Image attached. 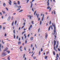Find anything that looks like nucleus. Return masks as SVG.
<instances>
[{"label": "nucleus", "instance_id": "f257e3e1", "mask_svg": "<svg viewBox=\"0 0 60 60\" xmlns=\"http://www.w3.org/2000/svg\"><path fill=\"white\" fill-rule=\"evenodd\" d=\"M54 50H55L56 52H57V50L56 49V48L55 46V45H56V41L55 40H54Z\"/></svg>", "mask_w": 60, "mask_h": 60}, {"label": "nucleus", "instance_id": "f03ea898", "mask_svg": "<svg viewBox=\"0 0 60 60\" xmlns=\"http://www.w3.org/2000/svg\"><path fill=\"white\" fill-rule=\"evenodd\" d=\"M52 26L53 27L54 26V28L55 29L56 28V26L55 25V24H54L53 23H52Z\"/></svg>", "mask_w": 60, "mask_h": 60}, {"label": "nucleus", "instance_id": "7ed1b4c3", "mask_svg": "<svg viewBox=\"0 0 60 60\" xmlns=\"http://www.w3.org/2000/svg\"><path fill=\"white\" fill-rule=\"evenodd\" d=\"M2 56H5V55H6V53L4 52H3L2 53Z\"/></svg>", "mask_w": 60, "mask_h": 60}, {"label": "nucleus", "instance_id": "20e7f679", "mask_svg": "<svg viewBox=\"0 0 60 60\" xmlns=\"http://www.w3.org/2000/svg\"><path fill=\"white\" fill-rule=\"evenodd\" d=\"M8 19L7 20H8V21H10V19H11V16H9L8 17Z\"/></svg>", "mask_w": 60, "mask_h": 60}, {"label": "nucleus", "instance_id": "39448f33", "mask_svg": "<svg viewBox=\"0 0 60 60\" xmlns=\"http://www.w3.org/2000/svg\"><path fill=\"white\" fill-rule=\"evenodd\" d=\"M44 14H43V15L41 19L42 21H43V19H44Z\"/></svg>", "mask_w": 60, "mask_h": 60}, {"label": "nucleus", "instance_id": "423d86ee", "mask_svg": "<svg viewBox=\"0 0 60 60\" xmlns=\"http://www.w3.org/2000/svg\"><path fill=\"white\" fill-rule=\"evenodd\" d=\"M9 2H8V3H9V4L10 5H11V1L10 0H9Z\"/></svg>", "mask_w": 60, "mask_h": 60}, {"label": "nucleus", "instance_id": "0eeeda50", "mask_svg": "<svg viewBox=\"0 0 60 60\" xmlns=\"http://www.w3.org/2000/svg\"><path fill=\"white\" fill-rule=\"evenodd\" d=\"M37 18L38 19V18H39V14H38L37 15V13H36V16H37Z\"/></svg>", "mask_w": 60, "mask_h": 60}, {"label": "nucleus", "instance_id": "6e6552de", "mask_svg": "<svg viewBox=\"0 0 60 60\" xmlns=\"http://www.w3.org/2000/svg\"><path fill=\"white\" fill-rule=\"evenodd\" d=\"M30 41H33V37H32L30 38Z\"/></svg>", "mask_w": 60, "mask_h": 60}, {"label": "nucleus", "instance_id": "1a4fd4ad", "mask_svg": "<svg viewBox=\"0 0 60 60\" xmlns=\"http://www.w3.org/2000/svg\"><path fill=\"white\" fill-rule=\"evenodd\" d=\"M45 39H47V37H48V34H46V35H45Z\"/></svg>", "mask_w": 60, "mask_h": 60}, {"label": "nucleus", "instance_id": "9d476101", "mask_svg": "<svg viewBox=\"0 0 60 60\" xmlns=\"http://www.w3.org/2000/svg\"><path fill=\"white\" fill-rule=\"evenodd\" d=\"M48 58V56H45V59H47Z\"/></svg>", "mask_w": 60, "mask_h": 60}, {"label": "nucleus", "instance_id": "9b49d317", "mask_svg": "<svg viewBox=\"0 0 60 60\" xmlns=\"http://www.w3.org/2000/svg\"><path fill=\"white\" fill-rule=\"evenodd\" d=\"M21 42L19 41L18 42V45H19V44H21Z\"/></svg>", "mask_w": 60, "mask_h": 60}, {"label": "nucleus", "instance_id": "f8f14e48", "mask_svg": "<svg viewBox=\"0 0 60 60\" xmlns=\"http://www.w3.org/2000/svg\"><path fill=\"white\" fill-rule=\"evenodd\" d=\"M3 5L4 6H5L6 5V4L5 3H4L3 4Z\"/></svg>", "mask_w": 60, "mask_h": 60}, {"label": "nucleus", "instance_id": "ddd939ff", "mask_svg": "<svg viewBox=\"0 0 60 60\" xmlns=\"http://www.w3.org/2000/svg\"><path fill=\"white\" fill-rule=\"evenodd\" d=\"M54 33H56V28L55 29L54 28V30H53Z\"/></svg>", "mask_w": 60, "mask_h": 60}, {"label": "nucleus", "instance_id": "4468645a", "mask_svg": "<svg viewBox=\"0 0 60 60\" xmlns=\"http://www.w3.org/2000/svg\"><path fill=\"white\" fill-rule=\"evenodd\" d=\"M6 52L7 53H8V54H9L10 52V51H7Z\"/></svg>", "mask_w": 60, "mask_h": 60}, {"label": "nucleus", "instance_id": "2eb2a0df", "mask_svg": "<svg viewBox=\"0 0 60 60\" xmlns=\"http://www.w3.org/2000/svg\"><path fill=\"white\" fill-rule=\"evenodd\" d=\"M47 5L48 6H49V1H47Z\"/></svg>", "mask_w": 60, "mask_h": 60}, {"label": "nucleus", "instance_id": "dca6fc26", "mask_svg": "<svg viewBox=\"0 0 60 60\" xmlns=\"http://www.w3.org/2000/svg\"><path fill=\"white\" fill-rule=\"evenodd\" d=\"M5 50H7L8 49V48L7 47H6L5 48Z\"/></svg>", "mask_w": 60, "mask_h": 60}, {"label": "nucleus", "instance_id": "f3484780", "mask_svg": "<svg viewBox=\"0 0 60 60\" xmlns=\"http://www.w3.org/2000/svg\"><path fill=\"white\" fill-rule=\"evenodd\" d=\"M10 56H9L8 57V60H10Z\"/></svg>", "mask_w": 60, "mask_h": 60}, {"label": "nucleus", "instance_id": "a211bd4d", "mask_svg": "<svg viewBox=\"0 0 60 60\" xmlns=\"http://www.w3.org/2000/svg\"><path fill=\"white\" fill-rule=\"evenodd\" d=\"M53 54L54 55H55V51H54L53 52Z\"/></svg>", "mask_w": 60, "mask_h": 60}, {"label": "nucleus", "instance_id": "6ab92c4d", "mask_svg": "<svg viewBox=\"0 0 60 60\" xmlns=\"http://www.w3.org/2000/svg\"><path fill=\"white\" fill-rule=\"evenodd\" d=\"M31 17H31V15H30V19H32L31 18Z\"/></svg>", "mask_w": 60, "mask_h": 60}, {"label": "nucleus", "instance_id": "aec40b11", "mask_svg": "<svg viewBox=\"0 0 60 60\" xmlns=\"http://www.w3.org/2000/svg\"><path fill=\"white\" fill-rule=\"evenodd\" d=\"M36 58V57L35 56H34L33 57V59H35Z\"/></svg>", "mask_w": 60, "mask_h": 60}, {"label": "nucleus", "instance_id": "412c9836", "mask_svg": "<svg viewBox=\"0 0 60 60\" xmlns=\"http://www.w3.org/2000/svg\"><path fill=\"white\" fill-rule=\"evenodd\" d=\"M36 11H35V12H34V15H35V14L36 13Z\"/></svg>", "mask_w": 60, "mask_h": 60}, {"label": "nucleus", "instance_id": "4be33fe9", "mask_svg": "<svg viewBox=\"0 0 60 60\" xmlns=\"http://www.w3.org/2000/svg\"><path fill=\"white\" fill-rule=\"evenodd\" d=\"M2 43L3 44H4V43H5V42L3 41V40H2Z\"/></svg>", "mask_w": 60, "mask_h": 60}, {"label": "nucleus", "instance_id": "5701e85b", "mask_svg": "<svg viewBox=\"0 0 60 60\" xmlns=\"http://www.w3.org/2000/svg\"><path fill=\"white\" fill-rule=\"evenodd\" d=\"M50 27L51 28V29L52 30H53V28H52V25H51Z\"/></svg>", "mask_w": 60, "mask_h": 60}, {"label": "nucleus", "instance_id": "b1692460", "mask_svg": "<svg viewBox=\"0 0 60 60\" xmlns=\"http://www.w3.org/2000/svg\"><path fill=\"white\" fill-rule=\"evenodd\" d=\"M40 54H41V52L40 51H39V54H38V56H40Z\"/></svg>", "mask_w": 60, "mask_h": 60}, {"label": "nucleus", "instance_id": "393cba45", "mask_svg": "<svg viewBox=\"0 0 60 60\" xmlns=\"http://www.w3.org/2000/svg\"><path fill=\"white\" fill-rule=\"evenodd\" d=\"M56 56H57V57H58V58L59 57V56H58V54H57Z\"/></svg>", "mask_w": 60, "mask_h": 60}, {"label": "nucleus", "instance_id": "a878e982", "mask_svg": "<svg viewBox=\"0 0 60 60\" xmlns=\"http://www.w3.org/2000/svg\"><path fill=\"white\" fill-rule=\"evenodd\" d=\"M13 24H14V22H13L12 24V26H13Z\"/></svg>", "mask_w": 60, "mask_h": 60}, {"label": "nucleus", "instance_id": "bb28decb", "mask_svg": "<svg viewBox=\"0 0 60 60\" xmlns=\"http://www.w3.org/2000/svg\"><path fill=\"white\" fill-rule=\"evenodd\" d=\"M18 8H21V6H18Z\"/></svg>", "mask_w": 60, "mask_h": 60}, {"label": "nucleus", "instance_id": "cd10ccee", "mask_svg": "<svg viewBox=\"0 0 60 60\" xmlns=\"http://www.w3.org/2000/svg\"><path fill=\"white\" fill-rule=\"evenodd\" d=\"M33 44H31V46H30L31 48H32L33 47Z\"/></svg>", "mask_w": 60, "mask_h": 60}, {"label": "nucleus", "instance_id": "c85d7f7f", "mask_svg": "<svg viewBox=\"0 0 60 60\" xmlns=\"http://www.w3.org/2000/svg\"><path fill=\"white\" fill-rule=\"evenodd\" d=\"M50 26H49L48 29V31H49V30H50Z\"/></svg>", "mask_w": 60, "mask_h": 60}, {"label": "nucleus", "instance_id": "c756f323", "mask_svg": "<svg viewBox=\"0 0 60 60\" xmlns=\"http://www.w3.org/2000/svg\"><path fill=\"white\" fill-rule=\"evenodd\" d=\"M32 23V25H34V21H32L31 22Z\"/></svg>", "mask_w": 60, "mask_h": 60}, {"label": "nucleus", "instance_id": "7c9ffc66", "mask_svg": "<svg viewBox=\"0 0 60 60\" xmlns=\"http://www.w3.org/2000/svg\"><path fill=\"white\" fill-rule=\"evenodd\" d=\"M42 22L41 21H40V24L41 25V24Z\"/></svg>", "mask_w": 60, "mask_h": 60}, {"label": "nucleus", "instance_id": "2f4dec72", "mask_svg": "<svg viewBox=\"0 0 60 60\" xmlns=\"http://www.w3.org/2000/svg\"><path fill=\"white\" fill-rule=\"evenodd\" d=\"M59 42L58 41H57V45H59Z\"/></svg>", "mask_w": 60, "mask_h": 60}, {"label": "nucleus", "instance_id": "473e14b6", "mask_svg": "<svg viewBox=\"0 0 60 60\" xmlns=\"http://www.w3.org/2000/svg\"><path fill=\"white\" fill-rule=\"evenodd\" d=\"M15 7H18V6L17 5H16L15 6Z\"/></svg>", "mask_w": 60, "mask_h": 60}, {"label": "nucleus", "instance_id": "72a5a7b5", "mask_svg": "<svg viewBox=\"0 0 60 60\" xmlns=\"http://www.w3.org/2000/svg\"><path fill=\"white\" fill-rule=\"evenodd\" d=\"M49 8H50V7L49 6V7H47V9H49Z\"/></svg>", "mask_w": 60, "mask_h": 60}, {"label": "nucleus", "instance_id": "f704fd0d", "mask_svg": "<svg viewBox=\"0 0 60 60\" xmlns=\"http://www.w3.org/2000/svg\"><path fill=\"white\" fill-rule=\"evenodd\" d=\"M32 6H33V4H31V6H30V8H32Z\"/></svg>", "mask_w": 60, "mask_h": 60}, {"label": "nucleus", "instance_id": "c9c22d12", "mask_svg": "<svg viewBox=\"0 0 60 60\" xmlns=\"http://www.w3.org/2000/svg\"><path fill=\"white\" fill-rule=\"evenodd\" d=\"M25 32H26V31H24L22 33V34H24V33H25Z\"/></svg>", "mask_w": 60, "mask_h": 60}, {"label": "nucleus", "instance_id": "e433bc0d", "mask_svg": "<svg viewBox=\"0 0 60 60\" xmlns=\"http://www.w3.org/2000/svg\"><path fill=\"white\" fill-rule=\"evenodd\" d=\"M23 11V10H21L19 11V12H21Z\"/></svg>", "mask_w": 60, "mask_h": 60}, {"label": "nucleus", "instance_id": "4c0bfd02", "mask_svg": "<svg viewBox=\"0 0 60 60\" xmlns=\"http://www.w3.org/2000/svg\"><path fill=\"white\" fill-rule=\"evenodd\" d=\"M18 4H20V3H19V1H18Z\"/></svg>", "mask_w": 60, "mask_h": 60}, {"label": "nucleus", "instance_id": "58836bf2", "mask_svg": "<svg viewBox=\"0 0 60 60\" xmlns=\"http://www.w3.org/2000/svg\"><path fill=\"white\" fill-rule=\"evenodd\" d=\"M58 45H56V49H57V47H58Z\"/></svg>", "mask_w": 60, "mask_h": 60}, {"label": "nucleus", "instance_id": "ea45409f", "mask_svg": "<svg viewBox=\"0 0 60 60\" xmlns=\"http://www.w3.org/2000/svg\"><path fill=\"white\" fill-rule=\"evenodd\" d=\"M16 23H17V21H15V25L16 24Z\"/></svg>", "mask_w": 60, "mask_h": 60}, {"label": "nucleus", "instance_id": "a19ab883", "mask_svg": "<svg viewBox=\"0 0 60 60\" xmlns=\"http://www.w3.org/2000/svg\"><path fill=\"white\" fill-rule=\"evenodd\" d=\"M51 24V21H50L49 22V25H50Z\"/></svg>", "mask_w": 60, "mask_h": 60}, {"label": "nucleus", "instance_id": "79ce46f5", "mask_svg": "<svg viewBox=\"0 0 60 60\" xmlns=\"http://www.w3.org/2000/svg\"><path fill=\"white\" fill-rule=\"evenodd\" d=\"M30 27V28H32V25H31L30 26V27Z\"/></svg>", "mask_w": 60, "mask_h": 60}, {"label": "nucleus", "instance_id": "37998d69", "mask_svg": "<svg viewBox=\"0 0 60 60\" xmlns=\"http://www.w3.org/2000/svg\"><path fill=\"white\" fill-rule=\"evenodd\" d=\"M25 54H24L23 56V58H25Z\"/></svg>", "mask_w": 60, "mask_h": 60}, {"label": "nucleus", "instance_id": "c03bdc74", "mask_svg": "<svg viewBox=\"0 0 60 60\" xmlns=\"http://www.w3.org/2000/svg\"><path fill=\"white\" fill-rule=\"evenodd\" d=\"M32 10L33 11H34V8H32Z\"/></svg>", "mask_w": 60, "mask_h": 60}, {"label": "nucleus", "instance_id": "a18cd8bd", "mask_svg": "<svg viewBox=\"0 0 60 60\" xmlns=\"http://www.w3.org/2000/svg\"><path fill=\"white\" fill-rule=\"evenodd\" d=\"M1 46H2V44H0V48H1Z\"/></svg>", "mask_w": 60, "mask_h": 60}, {"label": "nucleus", "instance_id": "49530a36", "mask_svg": "<svg viewBox=\"0 0 60 60\" xmlns=\"http://www.w3.org/2000/svg\"><path fill=\"white\" fill-rule=\"evenodd\" d=\"M20 10V8L18 9L17 10V11H19V10Z\"/></svg>", "mask_w": 60, "mask_h": 60}, {"label": "nucleus", "instance_id": "de8ad7c7", "mask_svg": "<svg viewBox=\"0 0 60 60\" xmlns=\"http://www.w3.org/2000/svg\"><path fill=\"white\" fill-rule=\"evenodd\" d=\"M14 34H15V30H13Z\"/></svg>", "mask_w": 60, "mask_h": 60}, {"label": "nucleus", "instance_id": "09e8293b", "mask_svg": "<svg viewBox=\"0 0 60 60\" xmlns=\"http://www.w3.org/2000/svg\"><path fill=\"white\" fill-rule=\"evenodd\" d=\"M26 43H27V41H26V40L25 41V43L26 44Z\"/></svg>", "mask_w": 60, "mask_h": 60}, {"label": "nucleus", "instance_id": "8fccbe9b", "mask_svg": "<svg viewBox=\"0 0 60 60\" xmlns=\"http://www.w3.org/2000/svg\"><path fill=\"white\" fill-rule=\"evenodd\" d=\"M40 28H39L38 30V33L39 32V31H40Z\"/></svg>", "mask_w": 60, "mask_h": 60}, {"label": "nucleus", "instance_id": "3c124183", "mask_svg": "<svg viewBox=\"0 0 60 60\" xmlns=\"http://www.w3.org/2000/svg\"><path fill=\"white\" fill-rule=\"evenodd\" d=\"M58 49L59 51H60V49L59 48H58Z\"/></svg>", "mask_w": 60, "mask_h": 60}, {"label": "nucleus", "instance_id": "603ef678", "mask_svg": "<svg viewBox=\"0 0 60 60\" xmlns=\"http://www.w3.org/2000/svg\"><path fill=\"white\" fill-rule=\"evenodd\" d=\"M15 35L14 34V38H15Z\"/></svg>", "mask_w": 60, "mask_h": 60}, {"label": "nucleus", "instance_id": "864d4df0", "mask_svg": "<svg viewBox=\"0 0 60 60\" xmlns=\"http://www.w3.org/2000/svg\"><path fill=\"white\" fill-rule=\"evenodd\" d=\"M56 57L57 59H55V60H58V58H57V56H56Z\"/></svg>", "mask_w": 60, "mask_h": 60}, {"label": "nucleus", "instance_id": "5fc2aeb1", "mask_svg": "<svg viewBox=\"0 0 60 60\" xmlns=\"http://www.w3.org/2000/svg\"><path fill=\"white\" fill-rule=\"evenodd\" d=\"M41 52H42V51L43 50V49H42V48H41Z\"/></svg>", "mask_w": 60, "mask_h": 60}, {"label": "nucleus", "instance_id": "6e6d98bb", "mask_svg": "<svg viewBox=\"0 0 60 60\" xmlns=\"http://www.w3.org/2000/svg\"><path fill=\"white\" fill-rule=\"evenodd\" d=\"M30 29H31V28H30V27H29V30H30Z\"/></svg>", "mask_w": 60, "mask_h": 60}, {"label": "nucleus", "instance_id": "4d7b16f0", "mask_svg": "<svg viewBox=\"0 0 60 60\" xmlns=\"http://www.w3.org/2000/svg\"><path fill=\"white\" fill-rule=\"evenodd\" d=\"M6 8V10H7V11H8V8Z\"/></svg>", "mask_w": 60, "mask_h": 60}, {"label": "nucleus", "instance_id": "13d9d810", "mask_svg": "<svg viewBox=\"0 0 60 60\" xmlns=\"http://www.w3.org/2000/svg\"><path fill=\"white\" fill-rule=\"evenodd\" d=\"M24 50H26V47H24Z\"/></svg>", "mask_w": 60, "mask_h": 60}, {"label": "nucleus", "instance_id": "bf43d9fd", "mask_svg": "<svg viewBox=\"0 0 60 60\" xmlns=\"http://www.w3.org/2000/svg\"><path fill=\"white\" fill-rule=\"evenodd\" d=\"M18 38H19V37L18 36H17V38H16L17 39H18Z\"/></svg>", "mask_w": 60, "mask_h": 60}, {"label": "nucleus", "instance_id": "052dcab7", "mask_svg": "<svg viewBox=\"0 0 60 60\" xmlns=\"http://www.w3.org/2000/svg\"><path fill=\"white\" fill-rule=\"evenodd\" d=\"M29 1V0H27L26 2V3H27Z\"/></svg>", "mask_w": 60, "mask_h": 60}, {"label": "nucleus", "instance_id": "680f3d73", "mask_svg": "<svg viewBox=\"0 0 60 60\" xmlns=\"http://www.w3.org/2000/svg\"><path fill=\"white\" fill-rule=\"evenodd\" d=\"M21 48H22V46H20V47L19 49H20Z\"/></svg>", "mask_w": 60, "mask_h": 60}, {"label": "nucleus", "instance_id": "e2e57ef3", "mask_svg": "<svg viewBox=\"0 0 60 60\" xmlns=\"http://www.w3.org/2000/svg\"><path fill=\"white\" fill-rule=\"evenodd\" d=\"M51 8H50L49 9V11H51Z\"/></svg>", "mask_w": 60, "mask_h": 60}, {"label": "nucleus", "instance_id": "0e129e2a", "mask_svg": "<svg viewBox=\"0 0 60 60\" xmlns=\"http://www.w3.org/2000/svg\"><path fill=\"white\" fill-rule=\"evenodd\" d=\"M40 20V18H39L38 19V21H39Z\"/></svg>", "mask_w": 60, "mask_h": 60}, {"label": "nucleus", "instance_id": "69168bd1", "mask_svg": "<svg viewBox=\"0 0 60 60\" xmlns=\"http://www.w3.org/2000/svg\"><path fill=\"white\" fill-rule=\"evenodd\" d=\"M6 34L5 33L4 35L5 36H6Z\"/></svg>", "mask_w": 60, "mask_h": 60}, {"label": "nucleus", "instance_id": "338daca9", "mask_svg": "<svg viewBox=\"0 0 60 60\" xmlns=\"http://www.w3.org/2000/svg\"><path fill=\"white\" fill-rule=\"evenodd\" d=\"M16 14V13H13V15H15Z\"/></svg>", "mask_w": 60, "mask_h": 60}, {"label": "nucleus", "instance_id": "774afa93", "mask_svg": "<svg viewBox=\"0 0 60 60\" xmlns=\"http://www.w3.org/2000/svg\"><path fill=\"white\" fill-rule=\"evenodd\" d=\"M34 47H33V49H32V50H34Z\"/></svg>", "mask_w": 60, "mask_h": 60}]
</instances>
